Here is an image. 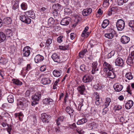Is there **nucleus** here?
I'll list each match as a JSON object with an SVG mask.
<instances>
[{
  "label": "nucleus",
  "instance_id": "obj_1",
  "mask_svg": "<svg viewBox=\"0 0 134 134\" xmlns=\"http://www.w3.org/2000/svg\"><path fill=\"white\" fill-rule=\"evenodd\" d=\"M24 13L27 16L25 15H21L20 16V19L22 21L27 24H30L31 22V19L29 17L33 19L35 18V14L32 10H30L24 12Z\"/></svg>",
  "mask_w": 134,
  "mask_h": 134
},
{
  "label": "nucleus",
  "instance_id": "obj_2",
  "mask_svg": "<svg viewBox=\"0 0 134 134\" xmlns=\"http://www.w3.org/2000/svg\"><path fill=\"white\" fill-rule=\"evenodd\" d=\"M29 103V101L24 97H22L18 100L17 105L19 107H27Z\"/></svg>",
  "mask_w": 134,
  "mask_h": 134
},
{
  "label": "nucleus",
  "instance_id": "obj_3",
  "mask_svg": "<svg viewBox=\"0 0 134 134\" xmlns=\"http://www.w3.org/2000/svg\"><path fill=\"white\" fill-rule=\"evenodd\" d=\"M116 26L118 30L121 31L125 27L124 21L121 19L118 20L116 23Z\"/></svg>",
  "mask_w": 134,
  "mask_h": 134
},
{
  "label": "nucleus",
  "instance_id": "obj_4",
  "mask_svg": "<svg viewBox=\"0 0 134 134\" xmlns=\"http://www.w3.org/2000/svg\"><path fill=\"white\" fill-rule=\"evenodd\" d=\"M51 116L49 115H47L45 113H43L41 114V119L43 123H48L51 118Z\"/></svg>",
  "mask_w": 134,
  "mask_h": 134
},
{
  "label": "nucleus",
  "instance_id": "obj_5",
  "mask_svg": "<svg viewBox=\"0 0 134 134\" xmlns=\"http://www.w3.org/2000/svg\"><path fill=\"white\" fill-rule=\"evenodd\" d=\"M93 77L91 75H85L82 79L83 81L85 83L91 82L93 79Z\"/></svg>",
  "mask_w": 134,
  "mask_h": 134
},
{
  "label": "nucleus",
  "instance_id": "obj_6",
  "mask_svg": "<svg viewBox=\"0 0 134 134\" xmlns=\"http://www.w3.org/2000/svg\"><path fill=\"white\" fill-rule=\"evenodd\" d=\"M30 48L29 46L25 47L23 50V53L24 56L28 57L30 54Z\"/></svg>",
  "mask_w": 134,
  "mask_h": 134
},
{
  "label": "nucleus",
  "instance_id": "obj_7",
  "mask_svg": "<svg viewBox=\"0 0 134 134\" xmlns=\"http://www.w3.org/2000/svg\"><path fill=\"white\" fill-rule=\"evenodd\" d=\"M98 70V63L97 62H94L92 64V74H94Z\"/></svg>",
  "mask_w": 134,
  "mask_h": 134
},
{
  "label": "nucleus",
  "instance_id": "obj_8",
  "mask_svg": "<svg viewBox=\"0 0 134 134\" xmlns=\"http://www.w3.org/2000/svg\"><path fill=\"white\" fill-rule=\"evenodd\" d=\"M41 94L39 93H36L32 97V99L34 101H38L41 98Z\"/></svg>",
  "mask_w": 134,
  "mask_h": 134
},
{
  "label": "nucleus",
  "instance_id": "obj_9",
  "mask_svg": "<svg viewBox=\"0 0 134 134\" xmlns=\"http://www.w3.org/2000/svg\"><path fill=\"white\" fill-rule=\"evenodd\" d=\"M92 12V9L90 8H87L83 10L82 12V14L83 16H87L90 15Z\"/></svg>",
  "mask_w": 134,
  "mask_h": 134
},
{
  "label": "nucleus",
  "instance_id": "obj_10",
  "mask_svg": "<svg viewBox=\"0 0 134 134\" xmlns=\"http://www.w3.org/2000/svg\"><path fill=\"white\" fill-rule=\"evenodd\" d=\"M130 40L129 37L126 36H122L121 38V41L123 44L127 43Z\"/></svg>",
  "mask_w": 134,
  "mask_h": 134
},
{
  "label": "nucleus",
  "instance_id": "obj_11",
  "mask_svg": "<svg viewBox=\"0 0 134 134\" xmlns=\"http://www.w3.org/2000/svg\"><path fill=\"white\" fill-rule=\"evenodd\" d=\"M124 62L122 59L120 57L117 58L115 61L116 65L119 66H122L124 64Z\"/></svg>",
  "mask_w": 134,
  "mask_h": 134
},
{
  "label": "nucleus",
  "instance_id": "obj_12",
  "mask_svg": "<svg viewBox=\"0 0 134 134\" xmlns=\"http://www.w3.org/2000/svg\"><path fill=\"white\" fill-rule=\"evenodd\" d=\"M44 59L43 57L40 54L36 55L34 58V60L35 63H38L42 61Z\"/></svg>",
  "mask_w": 134,
  "mask_h": 134
},
{
  "label": "nucleus",
  "instance_id": "obj_13",
  "mask_svg": "<svg viewBox=\"0 0 134 134\" xmlns=\"http://www.w3.org/2000/svg\"><path fill=\"white\" fill-rule=\"evenodd\" d=\"M52 58L55 62L59 63L60 61V56L57 53H53L52 55Z\"/></svg>",
  "mask_w": 134,
  "mask_h": 134
},
{
  "label": "nucleus",
  "instance_id": "obj_14",
  "mask_svg": "<svg viewBox=\"0 0 134 134\" xmlns=\"http://www.w3.org/2000/svg\"><path fill=\"white\" fill-rule=\"evenodd\" d=\"M77 89L80 94H83L85 90V86L84 85H81L77 87Z\"/></svg>",
  "mask_w": 134,
  "mask_h": 134
},
{
  "label": "nucleus",
  "instance_id": "obj_15",
  "mask_svg": "<svg viewBox=\"0 0 134 134\" xmlns=\"http://www.w3.org/2000/svg\"><path fill=\"white\" fill-rule=\"evenodd\" d=\"M113 87L115 90L117 92H120L122 90L123 88L122 86L118 83H115L114 84Z\"/></svg>",
  "mask_w": 134,
  "mask_h": 134
},
{
  "label": "nucleus",
  "instance_id": "obj_16",
  "mask_svg": "<svg viewBox=\"0 0 134 134\" xmlns=\"http://www.w3.org/2000/svg\"><path fill=\"white\" fill-rule=\"evenodd\" d=\"M133 102L132 100H129L125 104V108L128 109H130L133 106Z\"/></svg>",
  "mask_w": 134,
  "mask_h": 134
},
{
  "label": "nucleus",
  "instance_id": "obj_17",
  "mask_svg": "<svg viewBox=\"0 0 134 134\" xmlns=\"http://www.w3.org/2000/svg\"><path fill=\"white\" fill-rule=\"evenodd\" d=\"M65 111L70 115V117L71 116H72L74 115V111L69 106L67 107L66 108Z\"/></svg>",
  "mask_w": 134,
  "mask_h": 134
},
{
  "label": "nucleus",
  "instance_id": "obj_18",
  "mask_svg": "<svg viewBox=\"0 0 134 134\" xmlns=\"http://www.w3.org/2000/svg\"><path fill=\"white\" fill-rule=\"evenodd\" d=\"M51 80L48 78L44 77L41 80V82L43 85H46L49 84Z\"/></svg>",
  "mask_w": 134,
  "mask_h": 134
},
{
  "label": "nucleus",
  "instance_id": "obj_19",
  "mask_svg": "<svg viewBox=\"0 0 134 134\" xmlns=\"http://www.w3.org/2000/svg\"><path fill=\"white\" fill-rule=\"evenodd\" d=\"M53 75L55 77H60L62 74V71L60 70H55L53 71Z\"/></svg>",
  "mask_w": 134,
  "mask_h": 134
},
{
  "label": "nucleus",
  "instance_id": "obj_20",
  "mask_svg": "<svg viewBox=\"0 0 134 134\" xmlns=\"http://www.w3.org/2000/svg\"><path fill=\"white\" fill-rule=\"evenodd\" d=\"M43 101L44 104H52L53 100L51 98H48L44 99Z\"/></svg>",
  "mask_w": 134,
  "mask_h": 134
},
{
  "label": "nucleus",
  "instance_id": "obj_21",
  "mask_svg": "<svg viewBox=\"0 0 134 134\" xmlns=\"http://www.w3.org/2000/svg\"><path fill=\"white\" fill-rule=\"evenodd\" d=\"M103 65L104 67H106L109 71L113 70V68L112 66L109 64L105 62H104L103 63Z\"/></svg>",
  "mask_w": 134,
  "mask_h": 134
},
{
  "label": "nucleus",
  "instance_id": "obj_22",
  "mask_svg": "<svg viewBox=\"0 0 134 134\" xmlns=\"http://www.w3.org/2000/svg\"><path fill=\"white\" fill-rule=\"evenodd\" d=\"M55 20L52 18H50L48 20V25L50 27L53 26L54 24Z\"/></svg>",
  "mask_w": 134,
  "mask_h": 134
},
{
  "label": "nucleus",
  "instance_id": "obj_23",
  "mask_svg": "<svg viewBox=\"0 0 134 134\" xmlns=\"http://www.w3.org/2000/svg\"><path fill=\"white\" fill-rule=\"evenodd\" d=\"M132 13H134V2H131L129 3L128 5Z\"/></svg>",
  "mask_w": 134,
  "mask_h": 134
},
{
  "label": "nucleus",
  "instance_id": "obj_24",
  "mask_svg": "<svg viewBox=\"0 0 134 134\" xmlns=\"http://www.w3.org/2000/svg\"><path fill=\"white\" fill-rule=\"evenodd\" d=\"M109 21L108 19H106L104 20L102 25V28H105L109 24Z\"/></svg>",
  "mask_w": 134,
  "mask_h": 134
},
{
  "label": "nucleus",
  "instance_id": "obj_25",
  "mask_svg": "<svg viewBox=\"0 0 134 134\" xmlns=\"http://www.w3.org/2000/svg\"><path fill=\"white\" fill-rule=\"evenodd\" d=\"M96 94L97 96L96 97L95 104L97 105H99L102 102V100L99 98V95H98V94L96 93Z\"/></svg>",
  "mask_w": 134,
  "mask_h": 134
},
{
  "label": "nucleus",
  "instance_id": "obj_26",
  "mask_svg": "<svg viewBox=\"0 0 134 134\" xmlns=\"http://www.w3.org/2000/svg\"><path fill=\"white\" fill-rule=\"evenodd\" d=\"M107 76L111 79H114L115 77V75L112 70L109 71L107 73Z\"/></svg>",
  "mask_w": 134,
  "mask_h": 134
},
{
  "label": "nucleus",
  "instance_id": "obj_27",
  "mask_svg": "<svg viewBox=\"0 0 134 134\" xmlns=\"http://www.w3.org/2000/svg\"><path fill=\"white\" fill-rule=\"evenodd\" d=\"M87 120L86 118H82L76 122L78 125L82 124L87 122Z\"/></svg>",
  "mask_w": 134,
  "mask_h": 134
},
{
  "label": "nucleus",
  "instance_id": "obj_28",
  "mask_svg": "<svg viewBox=\"0 0 134 134\" xmlns=\"http://www.w3.org/2000/svg\"><path fill=\"white\" fill-rule=\"evenodd\" d=\"M6 38V36L5 34L2 32H0V42L4 41Z\"/></svg>",
  "mask_w": 134,
  "mask_h": 134
},
{
  "label": "nucleus",
  "instance_id": "obj_29",
  "mask_svg": "<svg viewBox=\"0 0 134 134\" xmlns=\"http://www.w3.org/2000/svg\"><path fill=\"white\" fill-rule=\"evenodd\" d=\"M134 59L129 57L126 60V63L128 65L131 66H132L133 64V60Z\"/></svg>",
  "mask_w": 134,
  "mask_h": 134
},
{
  "label": "nucleus",
  "instance_id": "obj_30",
  "mask_svg": "<svg viewBox=\"0 0 134 134\" xmlns=\"http://www.w3.org/2000/svg\"><path fill=\"white\" fill-rule=\"evenodd\" d=\"M12 20L10 17H7L4 18L3 19V22L6 24H10L12 22Z\"/></svg>",
  "mask_w": 134,
  "mask_h": 134
},
{
  "label": "nucleus",
  "instance_id": "obj_31",
  "mask_svg": "<svg viewBox=\"0 0 134 134\" xmlns=\"http://www.w3.org/2000/svg\"><path fill=\"white\" fill-rule=\"evenodd\" d=\"M69 23V22L66 18H65L62 19L60 22V24L64 26L68 25Z\"/></svg>",
  "mask_w": 134,
  "mask_h": 134
},
{
  "label": "nucleus",
  "instance_id": "obj_32",
  "mask_svg": "<svg viewBox=\"0 0 134 134\" xmlns=\"http://www.w3.org/2000/svg\"><path fill=\"white\" fill-rule=\"evenodd\" d=\"M111 102V99L110 98L107 97L106 98V101L104 104L105 107H107L109 105Z\"/></svg>",
  "mask_w": 134,
  "mask_h": 134
},
{
  "label": "nucleus",
  "instance_id": "obj_33",
  "mask_svg": "<svg viewBox=\"0 0 134 134\" xmlns=\"http://www.w3.org/2000/svg\"><path fill=\"white\" fill-rule=\"evenodd\" d=\"M12 81L13 83L18 85H21L22 84V82L18 79H13Z\"/></svg>",
  "mask_w": 134,
  "mask_h": 134
},
{
  "label": "nucleus",
  "instance_id": "obj_34",
  "mask_svg": "<svg viewBox=\"0 0 134 134\" xmlns=\"http://www.w3.org/2000/svg\"><path fill=\"white\" fill-rule=\"evenodd\" d=\"M64 117L63 116H61L58 118L56 120V123L58 126L59 125L61 122H62L64 120Z\"/></svg>",
  "mask_w": 134,
  "mask_h": 134
},
{
  "label": "nucleus",
  "instance_id": "obj_35",
  "mask_svg": "<svg viewBox=\"0 0 134 134\" xmlns=\"http://www.w3.org/2000/svg\"><path fill=\"white\" fill-rule=\"evenodd\" d=\"M8 102L10 103H13L14 102V97L11 94L9 95L7 97Z\"/></svg>",
  "mask_w": 134,
  "mask_h": 134
},
{
  "label": "nucleus",
  "instance_id": "obj_36",
  "mask_svg": "<svg viewBox=\"0 0 134 134\" xmlns=\"http://www.w3.org/2000/svg\"><path fill=\"white\" fill-rule=\"evenodd\" d=\"M6 35L7 37H10L13 35L12 32L10 29H7L6 30Z\"/></svg>",
  "mask_w": 134,
  "mask_h": 134
},
{
  "label": "nucleus",
  "instance_id": "obj_37",
  "mask_svg": "<svg viewBox=\"0 0 134 134\" xmlns=\"http://www.w3.org/2000/svg\"><path fill=\"white\" fill-rule=\"evenodd\" d=\"M19 2V1L18 0H15L14 1V3L12 7L13 9L15 10L18 7Z\"/></svg>",
  "mask_w": 134,
  "mask_h": 134
},
{
  "label": "nucleus",
  "instance_id": "obj_38",
  "mask_svg": "<svg viewBox=\"0 0 134 134\" xmlns=\"http://www.w3.org/2000/svg\"><path fill=\"white\" fill-rule=\"evenodd\" d=\"M126 77L128 80H130L133 78V76L131 72H129L126 73L125 75Z\"/></svg>",
  "mask_w": 134,
  "mask_h": 134
},
{
  "label": "nucleus",
  "instance_id": "obj_39",
  "mask_svg": "<svg viewBox=\"0 0 134 134\" xmlns=\"http://www.w3.org/2000/svg\"><path fill=\"white\" fill-rule=\"evenodd\" d=\"M105 37L109 39L112 38L114 37V35L113 34L108 33L105 34Z\"/></svg>",
  "mask_w": 134,
  "mask_h": 134
},
{
  "label": "nucleus",
  "instance_id": "obj_40",
  "mask_svg": "<svg viewBox=\"0 0 134 134\" xmlns=\"http://www.w3.org/2000/svg\"><path fill=\"white\" fill-rule=\"evenodd\" d=\"M87 50L86 49H85L83 51L80 52L79 53V56L80 58H83L84 55L87 52Z\"/></svg>",
  "mask_w": 134,
  "mask_h": 134
},
{
  "label": "nucleus",
  "instance_id": "obj_41",
  "mask_svg": "<svg viewBox=\"0 0 134 134\" xmlns=\"http://www.w3.org/2000/svg\"><path fill=\"white\" fill-rule=\"evenodd\" d=\"M80 68L81 71L84 72L87 70V66L84 64L81 65L80 66Z\"/></svg>",
  "mask_w": 134,
  "mask_h": 134
},
{
  "label": "nucleus",
  "instance_id": "obj_42",
  "mask_svg": "<svg viewBox=\"0 0 134 134\" xmlns=\"http://www.w3.org/2000/svg\"><path fill=\"white\" fill-rule=\"evenodd\" d=\"M21 7L22 9L24 10H26L27 8V4L24 2H23L21 4Z\"/></svg>",
  "mask_w": 134,
  "mask_h": 134
},
{
  "label": "nucleus",
  "instance_id": "obj_43",
  "mask_svg": "<svg viewBox=\"0 0 134 134\" xmlns=\"http://www.w3.org/2000/svg\"><path fill=\"white\" fill-rule=\"evenodd\" d=\"M53 8L55 7V9L58 11L60 10L61 8V5L59 4H57L53 5Z\"/></svg>",
  "mask_w": 134,
  "mask_h": 134
},
{
  "label": "nucleus",
  "instance_id": "obj_44",
  "mask_svg": "<svg viewBox=\"0 0 134 134\" xmlns=\"http://www.w3.org/2000/svg\"><path fill=\"white\" fill-rule=\"evenodd\" d=\"M31 68V67L30 65V64H27L24 70L25 71V73L26 74H27V72Z\"/></svg>",
  "mask_w": 134,
  "mask_h": 134
},
{
  "label": "nucleus",
  "instance_id": "obj_45",
  "mask_svg": "<svg viewBox=\"0 0 134 134\" xmlns=\"http://www.w3.org/2000/svg\"><path fill=\"white\" fill-rule=\"evenodd\" d=\"M109 0H104L103 4V7H105L108 6L109 4Z\"/></svg>",
  "mask_w": 134,
  "mask_h": 134
},
{
  "label": "nucleus",
  "instance_id": "obj_46",
  "mask_svg": "<svg viewBox=\"0 0 134 134\" xmlns=\"http://www.w3.org/2000/svg\"><path fill=\"white\" fill-rule=\"evenodd\" d=\"M129 26L132 28V29L134 31V21L132 20L130 21L129 23Z\"/></svg>",
  "mask_w": 134,
  "mask_h": 134
},
{
  "label": "nucleus",
  "instance_id": "obj_47",
  "mask_svg": "<svg viewBox=\"0 0 134 134\" xmlns=\"http://www.w3.org/2000/svg\"><path fill=\"white\" fill-rule=\"evenodd\" d=\"M52 39L50 38H48L46 41V45L47 47H48L52 43Z\"/></svg>",
  "mask_w": 134,
  "mask_h": 134
},
{
  "label": "nucleus",
  "instance_id": "obj_48",
  "mask_svg": "<svg viewBox=\"0 0 134 134\" xmlns=\"http://www.w3.org/2000/svg\"><path fill=\"white\" fill-rule=\"evenodd\" d=\"M88 29L89 28L87 26H86L85 27L81 34V36L82 37H83L84 36H85V34L86 32L88 30Z\"/></svg>",
  "mask_w": 134,
  "mask_h": 134
},
{
  "label": "nucleus",
  "instance_id": "obj_49",
  "mask_svg": "<svg viewBox=\"0 0 134 134\" xmlns=\"http://www.w3.org/2000/svg\"><path fill=\"white\" fill-rule=\"evenodd\" d=\"M68 47V46H59L60 49L62 50H65L67 49Z\"/></svg>",
  "mask_w": 134,
  "mask_h": 134
},
{
  "label": "nucleus",
  "instance_id": "obj_50",
  "mask_svg": "<svg viewBox=\"0 0 134 134\" xmlns=\"http://www.w3.org/2000/svg\"><path fill=\"white\" fill-rule=\"evenodd\" d=\"M63 36L62 35H61L59 36L57 38V41L58 42L61 43L63 41Z\"/></svg>",
  "mask_w": 134,
  "mask_h": 134
},
{
  "label": "nucleus",
  "instance_id": "obj_51",
  "mask_svg": "<svg viewBox=\"0 0 134 134\" xmlns=\"http://www.w3.org/2000/svg\"><path fill=\"white\" fill-rule=\"evenodd\" d=\"M40 12L42 13H45L47 11V9L45 7H42L40 10Z\"/></svg>",
  "mask_w": 134,
  "mask_h": 134
},
{
  "label": "nucleus",
  "instance_id": "obj_52",
  "mask_svg": "<svg viewBox=\"0 0 134 134\" xmlns=\"http://www.w3.org/2000/svg\"><path fill=\"white\" fill-rule=\"evenodd\" d=\"M60 80L59 79H58V80L56 81L54 83L53 85V89H55L57 88V84L58 83Z\"/></svg>",
  "mask_w": 134,
  "mask_h": 134
},
{
  "label": "nucleus",
  "instance_id": "obj_53",
  "mask_svg": "<svg viewBox=\"0 0 134 134\" xmlns=\"http://www.w3.org/2000/svg\"><path fill=\"white\" fill-rule=\"evenodd\" d=\"M130 87V85H128L127 87L126 91L128 92V93L131 95L132 94V92Z\"/></svg>",
  "mask_w": 134,
  "mask_h": 134
},
{
  "label": "nucleus",
  "instance_id": "obj_54",
  "mask_svg": "<svg viewBox=\"0 0 134 134\" xmlns=\"http://www.w3.org/2000/svg\"><path fill=\"white\" fill-rule=\"evenodd\" d=\"M108 110V109L107 107H105L103 109L102 112V114L103 115H105L107 113Z\"/></svg>",
  "mask_w": 134,
  "mask_h": 134
},
{
  "label": "nucleus",
  "instance_id": "obj_55",
  "mask_svg": "<svg viewBox=\"0 0 134 134\" xmlns=\"http://www.w3.org/2000/svg\"><path fill=\"white\" fill-rule=\"evenodd\" d=\"M117 2L118 4L119 5H122L124 3L123 0H117Z\"/></svg>",
  "mask_w": 134,
  "mask_h": 134
},
{
  "label": "nucleus",
  "instance_id": "obj_56",
  "mask_svg": "<svg viewBox=\"0 0 134 134\" xmlns=\"http://www.w3.org/2000/svg\"><path fill=\"white\" fill-rule=\"evenodd\" d=\"M23 114L21 112L15 113L14 114V115L16 118H17V117L19 116H23Z\"/></svg>",
  "mask_w": 134,
  "mask_h": 134
},
{
  "label": "nucleus",
  "instance_id": "obj_57",
  "mask_svg": "<svg viewBox=\"0 0 134 134\" xmlns=\"http://www.w3.org/2000/svg\"><path fill=\"white\" fill-rule=\"evenodd\" d=\"M121 107L119 105H116L115 106V110H119L121 108Z\"/></svg>",
  "mask_w": 134,
  "mask_h": 134
},
{
  "label": "nucleus",
  "instance_id": "obj_58",
  "mask_svg": "<svg viewBox=\"0 0 134 134\" xmlns=\"http://www.w3.org/2000/svg\"><path fill=\"white\" fill-rule=\"evenodd\" d=\"M63 1L64 5L67 6L69 5V0H63Z\"/></svg>",
  "mask_w": 134,
  "mask_h": 134
},
{
  "label": "nucleus",
  "instance_id": "obj_59",
  "mask_svg": "<svg viewBox=\"0 0 134 134\" xmlns=\"http://www.w3.org/2000/svg\"><path fill=\"white\" fill-rule=\"evenodd\" d=\"M46 69V66L43 65L40 68V70L42 71H44Z\"/></svg>",
  "mask_w": 134,
  "mask_h": 134
},
{
  "label": "nucleus",
  "instance_id": "obj_60",
  "mask_svg": "<svg viewBox=\"0 0 134 134\" xmlns=\"http://www.w3.org/2000/svg\"><path fill=\"white\" fill-rule=\"evenodd\" d=\"M69 127L71 129H74V128L76 127V124L75 123H74L70 125Z\"/></svg>",
  "mask_w": 134,
  "mask_h": 134
},
{
  "label": "nucleus",
  "instance_id": "obj_61",
  "mask_svg": "<svg viewBox=\"0 0 134 134\" xmlns=\"http://www.w3.org/2000/svg\"><path fill=\"white\" fill-rule=\"evenodd\" d=\"M91 125L92 126V127L96 128L98 124L95 122H93L91 123Z\"/></svg>",
  "mask_w": 134,
  "mask_h": 134
},
{
  "label": "nucleus",
  "instance_id": "obj_62",
  "mask_svg": "<svg viewBox=\"0 0 134 134\" xmlns=\"http://www.w3.org/2000/svg\"><path fill=\"white\" fill-rule=\"evenodd\" d=\"M97 13L99 15H101L103 14V11L100 8H99L98 9Z\"/></svg>",
  "mask_w": 134,
  "mask_h": 134
},
{
  "label": "nucleus",
  "instance_id": "obj_63",
  "mask_svg": "<svg viewBox=\"0 0 134 134\" xmlns=\"http://www.w3.org/2000/svg\"><path fill=\"white\" fill-rule=\"evenodd\" d=\"M114 52L112 51L108 54V56L109 57V58H110L111 57L114 55Z\"/></svg>",
  "mask_w": 134,
  "mask_h": 134
},
{
  "label": "nucleus",
  "instance_id": "obj_64",
  "mask_svg": "<svg viewBox=\"0 0 134 134\" xmlns=\"http://www.w3.org/2000/svg\"><path fill=\"white\" fill-rule=\"evenodd\" d=\"M30 94V92L29 90H27L26 92L25 95L26 96H29Z\"/></svg>",
  "mask_w": 134,
  "mask_h": 134
}]
</instances>
